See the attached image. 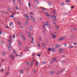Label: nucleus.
Returning <instances> with one entry per match:
<instances>
[{"label":"nucleus","mask_w":77,"mask_h":77,"mask_svg":"<svg viewBox=\"0 0 77 77\" xmlns=\"http://www.w3.org/2000/svg\"><path fill=\"white\" fill-rule=\"evenodd\" d=\"M45 14L47 16V17L49 18L50 20H51V17L54 20H56V16H51L48 14L46 12L45 13Z\"/></svg>","instance_id":"f257e3e1"},{"label":"nucleus","mask_w":77,"mask_h":77,"mask_svg":"<svg viewBox=\"0 0 77 77\" xmlns=\"http://www.w3.org/2000/svg\"><path fill=\"white\" fill-rule=\"evenodd\" d=\"M9 45L8 46V50H11V48H12V47L11 45V43L12 42H11V40H9Z\"/></svg>","instance_id":"f03ea898"},{"label":"nucleus","mask_w":77,"mask_h":77,"mask_svg":"<svg viewBox=\"0 0 77 77\" xmlns=\"http://www.w3.org/2000/svg\"><path fill=\"white\" fill-rule=\"evenodd\" d=\"M50 34L51 35L52 37L53 38V39H54L56 38V35L54 34L53 32H51L50 33Z\"/></svg>","instance_id":"7ed1b4c3"},{"label":"nucleus","mask_w":77,"mask_h":77,"mask_svg":"<svg viewBox=\"0 0 77 77\" xmlns=\"http://www.w3.org/2000/svg\"><path fill=\"white\" fill-rule=\"evenodd\" d=\"M64 39H65V37L60 38L58 39V40L59 41H62V40H63Z\"/></svg>","instance_id":"20e7f679"},{"label":"nucleus","mask_w":77,"mask_h":77,"mask_svg":"<svg viewBox=\"0 0 77 77\" xmlns=\"http://www.w3.org/2000/svg\"><path fill=\"white\" fill-rule=\"evenodd\" d=\"M30 18H31L32 20L34 21L35 22L36 21V19L34 18V17L33 16H30Z\"/></svg>","instance_id":"39448f33"},{"label":"nucleus","mask_w":77,"mask_h":77,"mask_svg":"<svg viewBox=\"0 0 77 77\" xmlns=\"http://www.w3.org/2000/svg\"><path fill=\"white\" fill-rule=\"evenodd\" d=\"M44 24L45 26H49L48 22H45L44 23Z\"/></svg>","instance_id":"423d86ee"},{"label":"nucleus","mask_w":77,"mask_h":77,"mask_svg":"<svg viewBox=\"0 0 77 77\" xmlns=\"http://www.w3.org/2000/svg\"><path fill=\"white\" fill-rule=\"evenodd\" d=\"M1 12L3 14H8V13L6 12V11H2Z\"/></svg>","instance_id":"0eeeda50"},{"label":"nucleus","mask_w":77,"mask_h":77,"mask_svg":"<svg viewBox=\"0 0 77 77\" xmlns=\"http://www.w3.org/2000/svg\"><path fill=\"white\" fill-rule=\"evenodd\" d=\"M10 56L11 57H12V59H15V57H14V56H13V55H12V54L10 55Z\"/></svg>","instance_id":"6e6552de"},{"label":"nucleus","mask_w":77,"mask_h":77,"mask_svg":"<svg viewBox=\"0 0 77 77\" xmlns=\"http://www.w3.org/2000/svg\"><path fill=\"white\" fill-rule=\"evenodd\" d=\"M76 28H74L73 29H70V31L71 32H73V31H75V30H76Z\"/></svg>","instance_id":"1a4fd4ad"},{"label":"nucleus","mask_w":77,"mask_h":77,"mask_svg":"<svg viewBox=\"0 0 77 77\" xmlns=\"http://www.w3.org/2000/svg\"><path fill=\"white\" fill-rule=\"evenodd\" d=\"M31 39L32 40L31 41V42H32V43H33V42H34V39H33V37H31Z\"/></svg>","instance_id":"9d476101"},{"label":"nucleus","mask_w":77,"mask_h":77,"mask_svg":"<svg viewBox=\"0 0 77 77\" xmlns=\"http://www.w3.org/2000/svg\"><path fill=\"white\" fill-rule=\"evenodd\" d=\"M52 60L54 61H57V58H53Z\"/></svg>","instance_id":"9b49d317"},{"label":"nucleus","mask_w":77,"mask_h":77,"mask_svg":"<svg viewBox=\"0 0 77 77\" xmlns=\"http://www.w3.org/2000/svg\"><path fill=\"white\" fill-rule=\"evenodd\" d=\"M28 36L29 37V38L31 37V36H30V33L29 32H28Z\"/></svg>","instance_id":"f8f14e48"},{"label":"nucleus","mask_w":77,"mask_h":77,"mask_svg":"<svg viewBox=\"0 0 77 77\" xmlns=\"http://www.w3.org/2000/svg\"><path fill=\"white\" fill-rule=\"evenodd\" d=\"M55 50L56 49L54 48L51 49V51H52V52H54V51H55Z\"/></svg>","instance_id":"ddd939ff"},{"label":"nucleus","mask_w":77,"mask_h":77,"mask_svg":"<svg viewBox=\"0 0 77 77\" xmlns=\"http://www.w3.org/2000/svg\"><path fill=\"white\" fill-rule=\"evenodd\" d=\"M20 71L22 74H23V70L22 69H21L20 70Z\"/></svg>","instance_id":"4468645a"},{"label":"nucleus","mask_w":77,"mask_h":77,"mask_svg":"<svg viewBox=\"0 0 77 77\" xmlns=\"http://www.w3.org/2000/svg\"><path fill=\"white\" fill-rule=\"evenodd\" d=\"M43 29L44 30V31H46V29L45 28V26H43Z\"/></svg>","instance_id":"2eb2a0df"},{"label":"nucleus","mask_w":77,"mask_h":77,"mask_svg":"<svg viewBox=\"0 0 77 77\" xmlns=\"http://www.w3.org/2000/svg\"><path fill=\"white\" fill-rule=\"evenodd\" d=\"M55 47L56 48H59V47H60V45H56Z\"/></svg>","instance_id":"dca6fc26"},{"label":"nucleus","mask_w":77,"mask_h":77,"mask_svg":"<svg viewBox=\"0 0 77 77\" xmlns=\"http://www.w3.org/2000/svg\"><path fill=\"white\" fill-rule=\"evenodd\" d=\"M24 17L25 18H29V16L27 15V14H25V15H24Z\"/></svg>","instance_id":"f3484780"},{"label":"nucleus","mask_w":77,"mask_h":77,"mask_svg":"<svg viewBox=\"0 0 77 77\" xmlns=\"http://www.w3.org/2000/svg\"><path fill=\"white\" fill-rule=\"evenodd\" d=\"M32 26H29V29L30 30V31H32Z\"/></svg>","instance_id":"a211bd4d"},{"label":"nucleus","mask_w":77,"mask_h":77,"mask_svg":"<svg viewBox=\"0 0 77 77\" xmlns=\"http://www.w3.org/2000/svg\"><path fill=\"white\" fill-rule=\"evenodd\" d=\"M73 48V46H72V45L70 44V45H69V48Z\"/></svg>","instance_id":"6ab92c4d"},{"label":"nucleus","mask_w":77,"mask_h":77,"mask_svg":"<svg viewBox=\"0 0 77 77\" xmlns=\"http://www.w3.org/2000/svg\"><path fill=\"white\" fill-rule=\"evenodd\" d=\"M55 72V71H52L51 72H50V74H54V73Z\"/></svg>","instance_id":"aec40b11"},{"label":"nucleus","mask_w":77,"mask_h":77,"mask_svg":"<svg viewBox=\"0 0 77 77\" xmlns=\"http://www.w3.org/2000/svg\"><path fill=\"white\" fill-rule=\"evenodd\" d=\"M51 48H49L48 49L47 51H51Z\"/></svg>","instance_id":"412c9836"},{"label":"nucleus","mask_w":77,"mask_h":77,"mask_svg":"<svg viewBox=\"0 0 77 77\" xmlns=\"http://www.w3.org/2000/svg\"><path fill=\"white\" fill-rule=\"evenodd\" d=\"M9 26L10 27H11V26H12V25H14V24H13V23H12V22H11L10 23H9Z\"/></svg>","instance_id":"4be33fe9"},{"label":"nucleus","mask_w":77,"mask_h":77,"mask_svg":"<svg viewBox=\"0 0 77 77\" xmlns=\"http://www.w3.org/2000/svg\"><path fill=\"white\" fill-rule=\"evenodd\" d=\"M61 72H62V71H61V70L57 72V74H59Z\"/></svg>","instance_id":"5701e85b"},{"label":"nucleus","mask_w":77,"mask_h":77,"mask_svg":"<svg viewBox=\"0 0 77 77\" xmlns=\"http://www.w3.org/2000/svg\"><path fill=\"white\" fill-rule=\"evenodd\" d=\"M33 71L34 73H35V74H36V73H37V72H36V70H33Z\"/></svg>","instance_id":"b1692460"},{"label":"nucleus","mask_w":77,"mask_h":77,"mask_svg":"<svg viewBox=\"0 0 77 77\" xmlns=\"http://www.w3.org/2000/svg\"><path fill=\"white\" fill-rule=\"evenodd\" d=\"M64 5V3L63 2H61L60 4V5L62 6H63Z\"/></svg>","instance_id":"393cba45"},{"label":"nucleus","mask_w":77,"mask_h":77,"mask_svg":"<svg viewBox=\"0 0 77 77\" xmlns=\"http://www.w3.org/2000/svg\"><path fill=\"white\" fill-rule=\"evenodd\" d=\"M15 8L16 9H17V10H19V8H18V6H16Z\"/></svg>","instance_id":"a878e982"},{"label":"nucleus","mask_w":77,"mask_h":77,"mask_svg":"<svg viewBox=\"0 0 77 77\" xmlns=\"http://www.w3.org/2000/svg\"><path fill=\"white\" fill-rule=\"evenodd\" d=\"M59 50L60 51H61V52H62V51H63V49H62V48L59 49Z\"/></svg>","instance_id":"bb28decb"},{"label":"nucleus","mask_w":77,"mask_h":77,"mask_svg":"<svg viewBox=\"0 0 77 77\" xmlns=\"http://www.w3.org/2000/svg\"><path fill=\"white\" fill-rule=\"evenodd\" d=\"M22 38L23 39V41H26V38H25V37L23 36L22 37Z\"/></svg>","instance_id":"cd10ccee"},{"label":"nucleus","mask_w":77,"mask_h":77,"mask_svg":"<svg viewBox=\"0 0 77 77\" xmlns=\"http://www.w3.org/2000/svg\"><path fill=\"white\" fill-rule=\"evenodd\" d=\"M9 37L10 38V40H11V39H12V36L11 35H9Z\"/></svg>","instance_id":"c85d7f7f"},{"label":"nucleus","mask_w":77,"mask_h":77,"mask_svg":"<svg viewBox=\"0 0 77 77\" xmlns=\"http://www.w3.org/2000/svg\"><path fill=\"white\" fill-rule=\"evenodd\" d=\"M20 35H21V36L22 38L24 36H23V34L22 33V32H21V33H20Z\"/></svg>","instance_id":"c756f323"},{"label":"nucleus","mask_w":77,"mask_h":77,"mask_svg":"<svg viewBox=\"0 0 77 77\" xmlns=\"http://www.w3.org/2000/svg\"><path fill=\"white\" fill-rule=\"evenodd\" d=\"M42 63H43V64H45V63H46V62L45 61H42Z\"/></svg>","instance_id":"7c9ffc66"},{"label":"nucleus","mask_w":77,"mask_h":77,"mask_svg":"<svg viewBox=\"0 0 77 77\" xmlns=\"http://www.w3.org/2000/svg\"><path fill=\"white\" fill-rule=\"evenodd\" d=\"M48 5L49 6H51V3H50V2H48Z\"/></svg>","instance_id":"2f4dec72"},{"label":"nucleus","mask_w":77,"mask_h":77,"mask_svg":"<svg viewBox=\"0 0 77 77\" xmlns=\"http://www.w3.org/2000/svg\"><path fill=\"white\" fill-rule=\"evenodd\" d=\"M0 35H2V32L1 31V28H0Z\"/></svg>","instance_id":"473e14b6"},{"label":"nucleus","mask_w":77,"mask_h":77,"mask_svg":"<svg viewBox=\"0 0 77 77\" xmlns=\"http://www.w3.org/2000/svg\"><path fill=\"white\" fill-rule=\"evenodd\" d=\"M16 1V0H13V2L14 4H15V3Z\"/></svg>","instance_id":"72a5a7b5"},{"label":"nucleus","mask_w":77,"mask_h":77,"mask_svg":"<svg viewBox=\"0 0 77 77\" xmlns=\"http://www.w3.org/2000/svg\"><path fill=\"white\" fill-rule=\"evenodd\" d=\"M28 5L29 8H30V7H31V6L30 5V3H28Z\"/></svg>","instance_id":"f704fd0d"},{"label":"nucleus","mask_w":77,"mask_h":77,"mask_svg":"<svg viewBox=\"0 0 77 77\" xmlns=\"http://www.w3.org/2000/svg\"><path fill=\"white\" fill-rule=\"evenodd\" d=\"M7 75H9V72H7L6 73H5Z\"/></svg>","instance_id":"c9c22d12"},{"label":"nucleus","mask_w":77,"mask_h":77,"mask_svg":"<svg viewBox=\"0 0 77 77\" xmlns=\"http://www.w3.org/2000/svg\"><path fill=\"white\" fill-rule=\"evenodd\" d=\"M53 13L54 14H56V11L55 10H53Z\"/></svg>","instance_id":"e433bc0d"},{"label":"nucleus","mask_w":77,"mask_h":77,"mask_svg":"<svg viewBox=\"0 0 77 77\" xmlns=\"http://www.w3.org/2000/svg\"><path fill=\"white\" fill-rule=\"evenodd\" d=\"M33 65V62H31V66H32Z\"/></svg>","instance_id":"4c0bfd02"},{"label":"nucleus","mask_w":77,"mask_h":77,"mask_svg":"<svg viewBox=\"0 0 77 77\" xmlns=\"http://www.w3.org/2000/svg\"><path fill=\"white\" fill-rule=\"evenodd\" d=\"M70 2V1L69 0H67L66 1V3H68Z\"/></svg>","instance_id":"58836bf2"},{"label":"nucleus","mask_w":77,"mask_h":77,"mask_svg":"<svg viewBox=\"0 0 77 77\" xmlns=\"http://www.w3.org/2000/svg\"><path fill=\"white\" fill-rule=\"evenodd\" d=\"M32 61L33 62V63L34 62H35V59H33L32 60Z\"/></svg>","instance_id":"ea45409f"},{"label":"nucleus","mask_w":77,"mask_h":77,"mask_svg":"<svg viewBox=\"0 0 77 77\" xmlns=\"http://www.w3.org/2000/svg\"><path fill=\"white\" fill-rule=\"evenodd\" d=\"M8 11L9 12V11H10L9 10H10V9H11V8H9V7H8Z\"/></svg>","instance_id":"a19ab883"},{"label":"nucleus","mask_w":77,"mask_h":77,"mask_svg":"<svg viewBox=\"0 0 77 77\" xmlns=\"http://www.w3.org/2000/svg\"><path fill=\"white\" fill-rule=\"evenodd\" d=\"M42 9H43V11H45V10H46L45 9V8H44L42 7Z\"/></svg>","instance_id":"79ce46f5"},{"label":"nucleus","mask_w":77,"mask_h":77,"mask_svg":"<svg viewBox=\"0 0 77 77\" xmlns=\"http://www.w3.org/2000/svg\"><path fill=\"white\" fill-rule=\"evenodd\" d=\"M18 1H19V4H21V1L20 0H18Z\"/></svg>","instance_id":"37998d69"},{"label":"nucleus","mask_w":77,"mask_h":77,"mask_svg":"<svg viewBox=\"0 0 77 77\" xmlns=\"http://www.w3.org/2000/svg\"><path fill=\"white\" fill-rule=\"evenodd\" d=\"M14 20L15 21H17V19L15 18H14Z\"/></svg>","instance_id":"c03bdc74"},{"label":"nucleus","mask_w":77,"mask_h":77,"mask_svg":"<svg viewBox=\"0 0 77 77\" xmlns=\"http://www.w3.org/2000/svg\"><path fill=\"white\" fill-rule=\"evenodd\" d=\"M38 46L39 47H41V46L40 45V44H39V43H38Z\"/></svg>","instance_id":"a18cd8bd"},{"label":"nucleus","mask_w":77,"mask_h":77,"mask_svg":"<svg viewBox=\"0 0 77 77\" xmlns=\"http://www.w3.org/2000/svg\"><path fill=\"white\" fill-rule=\"evenodd\" d=\"M27 24H28V22L26 21L25 22V25H27Z\"/></svg>","instance_id":"49530a36"},{"label":"nucleus","mask_w":77,"mask_h":77,"mask_svg":"<svg viewBox=\"0 0 77 77\" xmlns=\"http://www.w3.org/2000/svg\"><path fill=\"white\" fill-rule=\"evenodd\" d=\"M65 62V61H63L62 62H61L62 63H63Z\"/></svg>","instance_id":"de8ad7c7"},{"label":"nucleus","mask_w":77,"mask_h":77,"mask_svg":"<svg viewBox=\"0 0 77 77\" xmlns=\"http://www.w3.org/2000/svg\"><path fill=\"white\" fill-rule=\"evenodd\" d=\"M15 34H14L13 35V37L14 39H15Z\"/></svg>","instance_id":"09e8293b"},{"label":"nucleus","mask_w":77,"mask_h":77,"mask_svg":"<svg viewBox=\"0 0 77 77\" xmlns=\"http://www.w3.org/2000/svg\"><path fill=\"white\" fill-rule=\"evenodd\" d=\"M18 23L19 26H21V23H20V22H18Z\"/></svg>","instance_id":"8fccbe9b"},{"label":"nucleus","mask_w":77,"mask_h":77,"mask_svg":"<svg viewBox=\"0 0 77 77\" xmlns=\"http://www.w3.org/2000/svg\"><path fill=\"white\" fill-rule=\"evenodd\" d=\"M74 6H72V7H71V9H73V8H74Z\"/></svg>","instance_id":"3c124183"},{"label":"nucleus","mask_w":77,"mask_h":77,"mask_svg":"<svg viewBox=\"0 0 77 77\" xmlns=\"http://www.w3.org/2000/svg\"><path fill=\"white\" fill-rule=\"evenodd\" d=\"M36 65H37V66H38V65H39V63H38V62H37L36 64Z\"/></svg>","instance_id":"603ef678"},{"label":"nucleus","mask_w":77,"mask_h":77,"mask_svg":"<svg viewBox=\"0 0 77 77\" xmlns=\"http://www.w3.org/2000/svg\"><path fill=\"white\" fill-rule=\"evenodd\" d=\"M42 45H43V47H45V44H43Z\"/></svg>","instance_id":"864d4df0"},{"label":"nucleus","mask_w":77,"mask_h":77,"mask_svg":"<svg viewBox=\"0 0 77 77\" xmlns=\"http://www.w3.org/2000/svg\"><path fill=\"white\" fill-rule=\"evenodd\" d=\"M4 70V69H2L1 70V72H3Z\"/></svg>","instance_id":"5fc2aeb1"},{"label":"nucleus","mask_w":77,"mask_h":77,"mask_svg":"<svg viewBox=\"0 0 77 77\" xmlns=\"http://www.w3.org/2000/svg\"><path fill=\"white\" fill-rule=\"evenodd\" d=\"M37 56H38V57H40L41 56V55L40 54H38L37 55Z\"/></svg>","instance_id":"6e6d98bb"},{"label":"nucleus","mask_w":77,"mask_h":77,"mask_svg":"<svg viewBox=\"0 0 77 77\" xmlns=\"http://www.w3.org/2000/svg\"><path fill=\"white\" fill-rule=\"evenodd\" d=\"M64 71H65V69H63L61 70V72H63Z\"/></svg>","instance_id":"4d7b16f0"},{"label":"nucleus","mask_w":77,"mask_h":77,"mask_svg":"<svg viewBox=\"0 0 77 77\" xmlns=\"http://www.w3.org/2000/svg\"><path fill=\"white\" fill-rule=\"evenodd\" d=\"M11 18H14L13 15V14L11 15Z\"/></svg>","instance_id":"13d9d810"},{"label":"nucleus","mask_w":77,"mask_h":77,"mask_svg":"<svg viewBox=\"0 0 77 77\" xmlns=\"http://www.w3.org/2000/svg\"><path fill=\"white\" fill-rule=\"evenodd\" d=\"M74 45H77V43H74Z\"/></svg>","instance_id":"bf43d9fd"},{"label":"nucleus","mask_w":77,"mask_h":77,"mask_svg":"<svg viewBox=\"0 0 77 77\" xmlns=\"http://www.w3.org/2000/svg\"><path fill=\"white\" fill-rule=\"evenodd\" d=\"M26 64L27 65H29V63L28 62H27Z\"/></svg>","instance_id":"052dcab7"},{"label":"nucleus","mask_w":77,"mask_h":77,"mask_svg":"<svg viewBox=\"0 0 77 77\" xmlns=\"http://www.w3.org/2000/svg\"><path fill=\"white\" fill-rule=\"evenodd\" d=\"M42 34H43V35H45V33H44V31H42Z\"/></svg>","instance_id":"680f3d73"},{"label":"nucleus","mask_w":77,"mask_h":77,"mask_svg":"<svg viewBox=\"0 0 77 77\" xmlns=\"http://www.w3.org/2000/svg\"><path fill=\"white\" fill-rule=\"evenodd\" d=\"M29 14H32V15H33L34 14H33V13H32V12H29Z\"/></svg>","instance_id":"e2e57ef3"},{"label":"nucleus","mask_w":77,"mask_h":77,"mask_svg":"<svg viewBox=\"0 0 77 77\" xmlns=\"http://www.w3.org/2000/svg\"><path fill=\"white\" fill-rule=\"evenodd\" d=\"M41 39H42V38H39V40H40V41H41Z\"/></svg>","instance_id":"0e129e2a"},{"label":"nucleus","mask_w":77,"mask_h":77,"mask_svg":"<svg viewBox=\"0 0 77 77\" xmlns=\"http://www.w3.org/2000/svg\"><path fill=\"white\" fill-rule=\"evenodd\" d=\"M13 53H15V50H13Z\"/></svg>","instance_id":"69168bd1"},{"label":"nucleus","mask_w":77,"mask_h":77,"mask_svg":"<svg viewBox=\"0 0 77 77\" xmlns=\"http://www.w3.org/2000/svg\"><path fill=\"white\" fill-rule=\"evenodd\" d=\"M32 56H33V57H35V54H32Z\"/></svg>","instance_id":"338daca9"},{"label":"nucleus","mask_w":77,"mask_h":77,"mask_svg":"<svg viewBox=\"0 0 77 77\" xmlns=\"http://www.w3.org/2000/svg\"><path fill=\"white\" fill-rule=\"evenodd\" d=\"M7 26V29H9V27H8V26Z\"/></svg>","instance_id":"774afa93"}]
</instances>
